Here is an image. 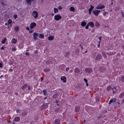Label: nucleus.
<instances>
[{
  "label": "nucleus",
  "mask_w": 124,
  "mask_h": 124,
  "mask_svg": "<svg viewBox=\"0 0 124 124\" xmlns=\"http://www.w3.org/2000/svg\"><path fill=\"white\" fill-rule=\"evenodd\" d=\"M61 18V16L59 15H55L54 16V19L57 21L59 20Z\"/></svg>",
  "instance_id": "nucleus-1"
},
{
  "label": "nucleus",
  "mask_w": 124,
  "mask_h": 124,
  "mask_svg": "<svg viewBox=\"0 0 124 124\" xmlns=\"http://www.w3.org/2000/svg\"><path fill=\"white\" fill-rule=\"evenodd\" d=\"M32 15L35 18H37L38 16V13L36 11H34L32 13Z\"/></svg>",
  "instance_id": "nucleus-2"
},
{
  "label": "nucleus",
  "mask_w": 124,
  "mask_h": 124,
  "mask_svg": "<svg viewBox=\"0 0 124 124\" xmlns=\"http://www.w3.org/2000/svg\"><path fill=\"white\" fill-rule=\"evenodd\" d=\"M75 73L77 74H79L81 75L82 74V72H81L80 73V70L78 68H76L75 69Z\"/></svg>",
  "instance_id": "nucleus-3"
},
{
  "label": "nucleus",
  "mask_w": 124,
  "mask_h": 124,
  "mask_svg": "<svg viewBox=\"0 0 124 124\" xmlns=\"http://www.w3.org/2000/svg\"><path fill=\"white\" fill-rule=\"evenodd\" d=\"M102 56L101 55L98 54L97 55L95 58V60L96 61L99 60L101 58Z\"/></svg>",
  "instance_id": "nucleus-4"
},
{
  "label": "nucleus",
  "mask_w": 124,
  "mask_h": 124,
  "mask_svg": "<svg viewBox=\"0 0 124 124\" xmlns=\"http://www.w3.org/2000/svg\"><path fill=\"white\" fill-rule=\"evenodd\" d=\"M85 71L88 73H91L92 71V69L89 68H86L85 70Z\"/></svg>",
  "instance_id": "nucleus-5"
},
{
  "label": "nucleus",
  "mask_w": 124,
  "mask_h": 124,
  "mask_svg": "<svg viewBox=\"0 0 124 124\" xmlns=\"http://www.w3.org/2000/svg\"><path fill=\"white\" fill-rule=\"evenodd\" d=\"M38 34L36 32H34L33 35V38L34 39L36 40L37 39V38L38 37Z\"/></svg>",
  "instance_id": "nucleus-6"
},
{
  "label": "nucleus",
  "mask_w": 124,
  "mask_h": 124,
  "mask_svg": "<svg viewBox=\"0 0 124 124\" xmlns=\"http://www.w3.org/2000/svg\"><path fill=\"white\" fill-rule=\"evenodd\" d=\"M116 99L115 98H112L111 100L110 101L108 104H110L113 102H116Z\"/></svg>",
  "instance_id": "nucleus-7"
},
{
  "label": "nucleus",
  "mask_w": 124,
  "mask_h": 124,
  "mask_svg": "<svg viewBox=\"0 0 124 124\" xmlns=\"http://www.w3.org/2000/svg\"><path fill=\"white\" fill-rule=\"evenodd\" d=\"M105 7V6H104L102 5H98L96 8L97 9H101L104 8Z\"/></svg>",
  "instance_id": "nucleus-8"
},
{
  "label": "nucleus",
  "mask_w": 124,
  "mask_h": 124,
  "mask_svg": "<svg viewBox=\"0 0 124 124\" xmlns=\"http://www.w3.org/2000/svg\"><path fill=\"white\" fill-rule=\"evenodd\" d=\"M92 12L95 15H96V16H97L98 15V11L97 10H93Z\"/></svg>",
  "instance_id": "nucleus-9"
},
{
  "label": "nucleus",
  "mask_w": 124,
  "mask_h": 124,
  "mask_svg": "<svg viewBox=\"0 0 124 124\" xmlns=\"http://www.w3.org/2000/svg\"><path fill=\"white\" fill-rule=\"evenodd\" d=\"M36 26V24L35 23H31V24L30 27L31 29H32L35 26Z\"/></svg>",
  "instance_id": "nucleus-10"
},
{
  "label": "nucleus",
  "mask_w": 124,
  "mask_h": 124,
  "mask_svg": "<svg viewBox=\"0 0 124 124\" xmlns=\"http://www.w3.org/2000/svg\"><path fill=\"white\" fill-rule=\"evenodd\" d=\"M93 8L94 7L92 5H91L90 8L88 9V10L89 11V14H91V11L92 10Z\"/></svg>",
  "instance_id": "nucleus-11"
},
{
  "label": "nucleus",
  "mask_w": 124,
  "mask_h": 124,
  "mask_svg": "<svg viewBox=\"0 0 124 124\" xmlns=\"http://www.w3.org/2000/svg\"><path fill=\"white\" fill-rule=\"evenodd\" d=\"M61 80L62 81L64 82L65 83L66 82V78L64 76L62 77L61 78Z\"/></svg>",
  "instance_id": "nucleus-12"
},
{
  "label": "nucleus",
  "mask_w": 124,
  "mask_h": 124,
  "mask_svg": "<svg viewBox=\"0 0 124 124\" xmlns=\"http://www.w3.org/2000/svg\"><path fill=\"white\" fill-rule=\"evenodd\" d=\"M89 25L91 27L93 28L94 27V24L92 22H90L88 23Z\"/></svg>",
  "instance_id": "nucleus-13"
},
{
  "label": "nucleus",
  "mask_w": 124,
  "mask_h": 124,
  "mask_svg": "<svg viewBox=\"0 0 124 124\" xmlns=\"http://www.w3.org/2000/svg\"><path fill=\"white\" fill-rule=\"evenodd\" d=\"M60 122V120L58 119H56L54 122V123L55 124H59Z\"/></svg>",
  "instance_id": "nucleus-14"
},
{
  "label": "nucleus",
  "mask_w": 124,
  "mask_h": 124,
  "mask_svg": "<svg viewBox=\"0 0 124 124\" xmlns=\"http://www.w3.org/2000/svg\"><path fill=\"white\" fill-rule=\"evenodd\" d=\"M20 118L19 117L17 116L15 118L14 120L16 122H18L20 121Z\"/></svg>",
  "instance_id": "nucleus-15"
},
{
  "label": "nucleus",
  "mask_w": 124,
  "mask_h": 124,
  "mask_svg": "<svg viewBox=\"0 0 124 124\" xmlns=\"http://www.w3.org/2000/svg\"><path fill=\"white\" fill-rule=\"evenodd\" d=\"M43 94L44 96H47L48 95V94H47L46 91V89H44L43 90Z\"/></svg>",
  "instance_id": "nucleus-16"
},
{
  "label": "nucleus",
  "mask_w": 124,
  "mask_h": 124,
  "mask_svg": "<svg viewBox=\"0 0 124 124\" xmlns=\"http://www.w3.org/2000/svg\"><path fill=\"white\" fill-rule=\"evenodd\" d=\"M34 0H26V3L29 5H31V2H32Z\"/></svg>",
  "instance_id": "nucleus-17"
},
{
  "label": "nucleus",
  "mask_w": 124,
  "mask_h": 124,
  "mask_svg": "<svg viewBox=\"0 0 124 124\" xmlns=\"http://www.w3.org/2000/svg\"><path fill=\"white\" fill-rule=\"evenodd\" d=\"M39 37L40 38L42 39L44 37V35L43 34L40 33L39 34Z\"/></svg>",
  "instance_id": "nucleus-18"
},
{
  "label": "nucleus",
  "mask_w": 124,
  "mask_h": 124,
  "mask_svg": "<svg viewBox=\"0 0 124 124\" xmlns=\"http://www.w3.org/2000/svg\"><path fill=\"white\" fill-rule=\"evenodd\" d=\"M27 86H28L26 84L24 85H23V86L22 87V89L23 90H24L25 89V88L27 87Z\"/></svg>",
  "instance_id": "nucleus-19"
},
{
  "label": "nucleus",
  "mask_w": 124,
  "mask_h": 124,
  "mask_svg": "<svg viewBox=\"0 0 124 124\" xmlns=\"http://www.w3.org/2000/svg\"><path fill=\"white\" fill-rule=\"evenodd\" d=\"M54 37L53 36H50L48 37V40H52L54 39Z\"/></svg>",
  "instance_id": "nucleus-20"
},
{
  "label": "nucleus",
  "mask_w": 124,
  "mask_h": 124,
  "mask_svg": "<svg viewBox=\"0 0 124 124\" xmlns=\"http://www.w3.org/2000/svg\"><path fill=\"white\" fill-rule=\"evenodd\" d=\"M17 40L15 39H13L12 40V42L13 43H16Z\"/></svg>",
  "instance_id": "nucleus-21"
},
{
  "label": "nucleus",
  "mask_w": 124,
  "mask_h": 124,
  "mask_svg": "<svg viewBox=\"0 0 124 124\" xmlns=\"http://www.w3.org/2000/svg\"><path fill=\"white\" fill-rule=\"evenodd\" d=\"M86 24V23L85 22H82L81 24V26H85V25Z\"/></svg>",
  "instance_id": "nucleus-22"
},
{
  "label": "nucleus",
  "mask_w": 124,
  "mask_h": 124,
  "mask_svg": "<svg viewBox=\"0 0 124 124\" xmlns=\"http://www.w3.org/2000/svg\"><path fill=\"white\" fill-rule=\"evenodd\" d=\"M14 29L15 31H17L19 30V27L17 26H16L14 27Z\"/></svg>",
  "instance_id": "nucleus-23"
},
{
  "label": "nucleus",
  "mask_w": 124,
  "mask_h": 124,
  "mask_svg": "<svg viewBox=\"0 0 124 124\" xmlns=\"http://www.w3.org/2000/svg\"><path fill=\"white\" fill-rule=\"evenodd\" d=\"M124 96V92H123L121 93L119 95L120 98H121Z\"/></svg>",
  "instance_id": "nucleus-24"
},
{
  "label": "nucleus",
  "mask_w": 124,
  "mask_h": 124,
  "mask_svg": "<svg viewBox=\"0 0 124 124\" xmlns=\"http://www.w3.org/2000/svg\"><path fill=\"white\" fill-rule=\"evenodd\" d=\"M79 110V108L78 107H76L75 108V111L76 112H77Z\"/></svg>",
  "instance_id": "nucleus-25"
},
{
  "label": "nucleus",
  "mask_w": 124,
  "mask_h": 124,
  "mask_svg": "<svg viewBox=\"0 0 124 124\" xmlns=\"http://www.w3.org/2000/svg\"><path fill=\"white\" fill-rule=\"evenodd\" d=\"M70 10L72 11H74L75 10L74 8L73 7H71L70 8Z\"/></svg>",
  "instance_id": "nucleus-26"
},
{
  "label": "nucleus",
  "mask_w": 124,
  "mask_h": 124,
  "mask_svg": "<svg viewBox=\"0 0 124 124\" xmlns=\"http://www.w3.org/2000/svg\"><path fill=\"white\" fill-rule=\"evenodd\" d=\"M54 12L55 13H57L58 11V9L56 8H54Z\"/></svg>",
  "instance_id": "nucleus-27"
},
{
  "label": "nucleus",
  "mask_w": 124,
  "mask_h": 124,
  "mask_svg": "<svg viewBox=\"0 0 124 124\" xmlns=\"http://www.w3.org/2000/svg\"><path fill=\"white\" fill-rule=\"evenodd\" d=\"M102 55L104 57H106V55L104 51L102 52Z\"/></svg>",
  "instance_id": "nucleus-28"
},
{
  "label": "nucleus",
  "mask_w": 124,
  "mask_h": 124,
  "mask_svg": "<svg viewBox=\"0 0 124 124\" xmlns=\"http://www.w3.org/2000/svg\"><path fill=\"white\" fill-rule=\"evenodd\" d=\"M112 90L113 91V93L114 92H116L117 91L115 87L112 88Z\"/></svg>",
  "instance_id": "nucleus-29"
},
{
  "label": "nucleus",
  "mask_w": 124,
  "mask_h": 124,
  "mask_svg": "<svg viewBox=\"0 0 124 124\" xmlns=\"http://www.w3.org/2000/svg\"><path fill=\"white\" fill-rule=\"evenodd\" d=\"M121 80L122 82H124V76H122L121 77Z\"/></svg>",
  "instance_id": "nucleus-30"
},
{
  "label": "nucleus",
  "mask_w": 124,
  "mask_h": 124,
  "mask_svg": "<svg viewBox=\"0 0 124 124\" xmlns=\"http://www.w3.org/2000/svg\"><path fill=\"white\" fill-rule=\"evenodd\" d=\"M100 70L101 72H103L104 70V68L103 67H101L100 68Z\"/></svg>",
  "instance_id": "nucleus-31"
},
{
  "label": "nucleus",
  "mask_w": 124,
  "mask_h": 124,
  "mask_svg": "<svg viewBox=\"0 0 124 124\" xmlns=\"http://www.w3.org/2000/svg\"><path fill=\"white\" fill-rule=\"evenodd\" d=\"M111 87L110 86H108L107 88V90L108 91H109V90L110 89H111Z\"/></svg>",
  "instance_id": "nucleus-32"
},
{
  "label": "nucleus",
  "mask_w": 124,
  "mask_h": 124,
  "mask_svg": "<svg viewBox=\"0 0 124 124\" xmlns=\"http://www.w3.org/2000/svg\"><path fill=\"white\" fill-rule=\"evenodd\" d=\"M95 25L97 26H98L100 25L98 22H96L95 23Z\"/></svg>",
  "instance_id": "nucleus-33"
},
{
  "label": "nucleus",
  "mask_w": 124,
  "mask_h": 124,
  "mask_svg": "<svg viewBox=\"0 0 124 124\" xmlns=\"http://www.w3.org/2000/svg\"><path fill=\"white\" fill-rule=\"evenodd\" d=\"M26 115V113H22V115L23 116H25Z\"/></svg>",
  "instance_id": "nucleus-34"
},
{
  "label": "nucleus",
  "mask_w": 124,
  "mask_h": 124,
  "mask_svg": "<svg viewBox=\"0 0 124 124\" xmlns=\"http://www.w3.org/2000/svg\"><path fill=\"white\" fill-rule=\"evenodd\" d=\"M16 50V49L15 47L13 48L12 49V50L13 51H15Z\"/></svg>",
  "instance_id": "nucleus-35"
},
{
  "label": "nucleus",
  "mask_w": 124,
  "mask_h": 124,
  "mask_svg": "<svg viewBox=\"0 0 124 124\" xmlns=\"http://www.w3.org/2000/svg\"><path fill=\"white\" fill-rule=\"evenodd\" d=\"M11 22H12V21L11 19H9V20L8 21V22L9 23V24L11 23Z\"/></svg>",
  "instance_id": "nucleus-36"
},
{
  "label": "nucleus",
  "mask_w": 124,
  "mask_h": 124,
  "mask_svg": "<svg viewBox=\"0 0 124 124\" xmlns=\"http://www.w3.org/2000/svg\"><path fill=\"white\" fill-rule=\"evenodd\" d=\"M13 17L15 19H16V18L17 17V16L16 15H14V16Z\"/></svg>",
  "instance_id": "nucleus-37"
},
{
  "label": "nucleus",
  "mask_w": 124,
  "mask_h": 124,
  "mask_svg": "<svg viewBox=\"0 0 124 124\" xmlns=\"http://www.w3.org/2000/svg\"><path fill=\"white\" fill-rule=\"evenodd\" d=\"M58 9L59 10H61L62 9V8L61 6H59L58 7Z\"/></svg>",
  "instance_id": "nucleus-38"
},
{
  "label": "nucleus",
  "mask_w": 124,
  "mask_h": 124,
  "mask_svg": "<svg viewBox=\"0 0 124 124\" xmlns=\"http://www.w3.org/2000/svg\"><path fill=\"white\" fill-rule=\"evenodd\" d=\"M69 70V67H67L66 69V71H68Z\"/></svg>",
  "instance_id": "nucleus-39"
},
{
  "label": "nucleus",
  "mask_w": 124,
  "mask_h": 124,
  "mask_svg": "<svg viewBox=\"0 0 124 124\" xmlns=\"http://www.w3.org/2000/svg\"><path fill=\"white\" fill-rule=\"evenodd\" d=\"M121 12L122 13L121 15L122 17H124V14L123 12L121 11Z\"/></svg>",
  "instance_id": "nucleus-40"
},
{
  "label": "nucleus",
  "mask_w": 124,
  "mask_h": 124,
  "mask_svg": "<svg viewBox=\"0 0 124 124\" xmlns=\"http://www.w3.org/2000/svg\"><path fill=\"white\" fill-rule=\"evenodd\" d=\"M83 80L85 81L86 82V83H87V80L86 79L84 78V79H83Z\"/></svg>",
  "instance_id": "nucleus-41"
},
{
  "label": "nucleus",
  "mask_w": 124,
  "mask_h": 124,
  "mask_svg": "<svg viewBox=\"0 0 124 124\" xmlns=\"http://www.w3.org/2000/svg\"><path fill=\"white\" fill-rule=\"evenodd\" d=\"M89 26V25H88V24L85 27V28L86 29H88Z\"/></svg>",
  "instance_id": "nucleus-42"
},
{
  "label": "nucleus",
  "mask_w": 124,
  "mask_h": 124,
  "mask_svg": "<svg viewBox=\"0 0 124 124\" xmlns=\"http://www.w3.org/2000/svg\"><path fill=\"white\" fill-rule=\"evenodd\" d=\"M25 54H26V55H28V56H29V53L28 52L25 53Z\"/></svg>",
  "instance_id": "nucleus-43"
},
{
  "label": "nucleus",
  "mask_w": 124,
  "mask_h": 124,
  "mask_svg": "<svg viewBox=\"0 0 124 124\" xmlns=\"http://www.w3.org/2000/svg\"><path fill=\"white\" fill-rule=\"evenodd\" d=\"M5 41L4 40H3V39L2 41H1V43H5Z\"/></svg>",
  "instance_id": "nucleus-44"
},
{
  "label": "nucleus",
  "mask_w": 124,
  "mask_h": 124,
  "mask_svg": "<svg viewBox=\"0 0 124 124\" xmlns=\"http://www.w3.org/2000/svg\"><path fill=\"white\" fill-rule=\"evenodd\" d=\"M28 87V90H30L31 89V87L30 86H27Z\"/></svg>",
  "instance_id": "nucleus-45"
},
{
  "label": "nucleus",
  "mask_w": 124,
  "mask_h": 124,
  "mask_svg": "<svg viewBox=\"0 0 124 124\" xmlns=\"http://www.w3.org/2000/svg\"><path fill=\"white\" fill-rule=\"evenodd\" d=\"M98 43H99V44L98 45V46L99 47L100 45V41H99L98 42Z\"/></svg>",
  "instance_id": "nucleus-46"
},
{
  "label": "nucleus",
  "mask_w": 124,
  "mask_h": 124,
  "mask_svg": "<svg viewBox=\"0 0 124 124\" xmlns=\"http://www.w3.org/2000/svg\"><path fill=\"white\" fill-rule=\"evenodd\" d=\"M2 63H0V67L1 68L2 67Z\"/></svg>",
  "instance_id": "nucleus-47"
},
{
  "label": "nucleus",
  "mask_w": 124,
  "mask_h": 124,
  "mask_svg": "<svg viewBox=\"0 0 124 124\" xmlns=\"http://www.w3.org/2000/svg\"><path fill=\"white\" fill-rule=\"evenodd\" d=\"M106 12H104V14H103V15L104 16H105L106 15Z\"/></svg>",
  "instance_id": "nucleus-48"
},
{
  "label": "nucleus",
  "mask_w": 124,
  "mask_h": 124,
  "mask_svg": "<svg viewBox=\"0 0 124 124\" xmlns=\"http://www.w3.org/2000/svg\"><path fill=\"white\" fill-rule=\"evenodd\" d=\"M19 109H17L16 110V112L18 113L19 112Z\"/></svg>",
  "instance_id": "nucleus-49"
},
{
  "label": "nucleus",
  "mask_w": 124,
  "mask_h": 124,
  "mask_svg": "<svg viewBox=\"0 0 124 124\" xmlns=\"http://www.w3.org/2000/svg\"><path fill=\"white\" fill-rule=\"evenodd\" d=\"M101 38H102V37H100L99 38V39L100 40L99 41H100L101 42Z\"/></svg>",
  "instance_id": "nucleus-50"
},
{
  "label": "nucleus",
  "mask_w": 124,
  "mask_h": 124,
  "mask_svg": "<svg viewBox=\"0 0 124 124\" xmlns=\"http://www.w3.org/2000/svg\"><path fill=\"white\" fill-rule=\"evenodd\" d=\"M1 4L2 5H5V4L3 2H1Z\"/></svg>",
  "instance_id": "nucleus-51"
},
{
  "label": "nucleus",
  "mask_w": 124,
  "mask_h": 124,
  "mask_svg": "<svg viewBox=\"0 0 124 124\" xmlns=\"http://www.w3.org/2000/svg\"><path fill=\"white\" fill-rule=\"evenodd\" d=\"M26 29L27 30H30L29 28L28 27H27L26 28Z\"/></svg>",
  "instance_id": "nucleus-52"
},
{
  "label": "nucleus",
  "mask_w": 124,
  "mask_h": 124,
  "mask_svg": "<svg viewBox=\"0 0 124 124\" xmlns=\"http://www.w3.org/2000/svg\"><path fill=\"white\" fill-rule=\"evenodd\" d=\"M33 30H31L29 31V33H31L32 32Z\"/></svg>",
  "instance_id": "nucleus-53"
},
{
  "label": "nucleus",
  "mask_w": 124,
  "mask_h": 124,
  "mask_svg": "<svg viewBox=\"0 0 124 124\" xmlns=\"http://www.w3.org/2000/svg\"><path fill=\"white\" fill-rule=\"evenodd\" d=\"M55 102H56V103H58V101L57 100H56Z\"/></svg>",
  "instance_id": "nucleus-54"
},
{
  "label": "nucleus",
  "mask_w": 124,
  "mask_h": 124,
  "mask_svg": "<svg viewBox=\"0 0 124 124\" xmlns=\"http://www.w3.org/2000/svg\"><path fill=\"white\" fill-rule=\"evenodd\" d=\"M8 123H10L11 122V121H10V120H8Z\"/></svg>",
  "instance_id": "nucleus-55"
},
{
  "label": "nucleus",
  "mask_w": 124,
  "mask_h": 124,
  "mask_svg": "<svg viewBox=\"0 0 124 124\" xmlns=\"http://www.w3.org/2000/svg\"><path fill=\"white\" fill-rule=\"evenodd\" d=\"M35 52V53H38V51H37V50H36Z\"/></svg>",
  "instance_id": "nucleus-56"
},
{
  "label": "nucleus",
  "mask_w": 124,
  "mask_h": 124,
  "mask_svg": "<svg viewBox=\"0 0 124 124\" xmlns=\"http://www.w3.org/2000/svg\"><path fill=\"white\" fill-rule=\"evenodd\" d=\"M3 76H2V75H1V76H0V78L1 79L3 77Z\"/></svg>",
  "instance_id": "nucleus-57"
},
{
  "label": "nucleus",
  "mask_w": 124,
  "mask_h": 124,
  "mask_svg": "<svg viewBox=\"0 0 124 124\" xmlns=\"http://www.w3.org/2000/svg\"><path fill=\"white\" fill-rule=\"evenodd\" d=\"M69 72H72V70H70Z\"/></svg>",
  "instance_id": "nucleus-58"
},
{
  "label": "nucleus",
  "mask_w": 124,
  "mask_h": 124,
  "mask_svg": "<svg viewBox=\"0 0 124 124\" xmlns=\"http://www.w3.org/2000/svg\"><path fill=\"white\" fill-rule=\"evenodd\" d=\"M4 49V47H2L1 48V50H3Z\"/></svg>",
  "instance_id": "nucleus-59"
},
{
  "label": "nucleus",
  "mask_w": 124,
  "mask_h": 124,
  "mask_svg": "<svg viewBox=\"0 0 124 124\" xmlns=\"http://www.w3.org/2000/svg\"><path fill=\"white\" fill-rule=\"evenodd\" d=\"M41 80H43V78L42 77H41Z\"/></svg>",
  "instance_id": "nucleus-60"
},
{
  "label": "nucleus",
  "mask_w": 124,
  "mask_h": 124,
  "mask_svg": "<svg viewBox=\"0 0 124 124\" xmlns=\"http://www.w3.org/2000/svg\"><path fill=\"white\" fill-rule=\"evenodd\" d=\"M97 10L98 11V13H99V12H100V11H101L100 10Z\"/></svg>",
  "instance_id": "nucleus-61"
},
{
  "label": "nucleus",
  "mask_w": 124,
  "mask_h": 124,
  "mask_svg": "<svg viewBox=\"0 0 124 124\" xmlns=\"http://www.w3.org/2000/svg\"><path fill=\"white\" fill-rule=\"evenodd\" d=\"M3 40H4L5 41L7 39H6V38H5V39H3Z\"/></svg>",
  "instance_id": "nucleus-62"
},
{
  "label": "nucleus",
  "mask_w": 124,
  "mask_h": 124,
  "mask_svg": "<svg viewBox=\"0 0 124 124\" xmlns=\"http://www.w3.org/2000/svg\"><path fill=\"white\" fill-rule=\"evenodd\" d=\"M8 23H5V25H8Z\"/></svg>",
  "instance_id": "nucleus-63"
},
{
  "label": "nucleus",
  "mask_w": 124,
  "mask_h": 124,
  "mask_svg": "<svg viewBox=\"0 0 124 124\" xmlns=\"http://www.w3.org/2000/svg\"><path fill=\"white\" fill-rule=\"evenodd\" d=\"M86 85L87 86H88V84L87 83H86Z\"/></svg>",
  "instance_id": "nucleus-64"
}]
</instances>
